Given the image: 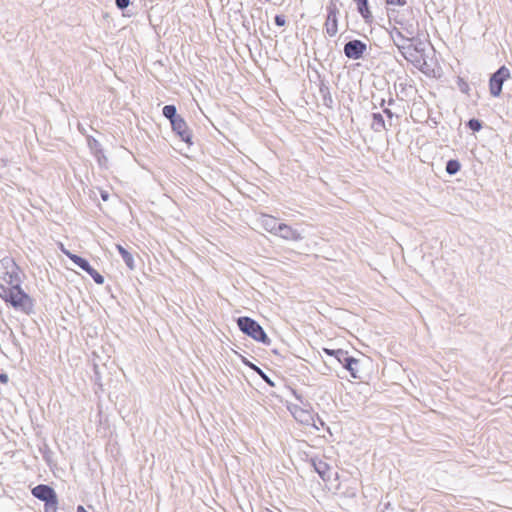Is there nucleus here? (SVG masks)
<instances>
[{
	"mask_svg": "<svg viewBox=\"0 0 512 512\" xmlns=\"http://www.w3.org/2000/svg\"><path fill=\"white\" fill-rule=\"evenodd\" d=\"M0 297L15 310L24 314L29 315L34 310V299L20 287V284L1 291Z\"/></svg>",
	"mask_w": 512,
	"mask_h": 512,
	"instance_id": "1",
	"label": "nucleus"
},
{
	"mask_svg": "<svg viewBox=\"0 0 512 512\" xmlns=\"http://www.w3.org/2000/svg\"><path fill=\"white\" fill-rule=\"evenodd\" d=\"M20 268L10 258L0 260V292L20 284Z\"/></svg>",
	"mask_w": 512,
	"mask_h": 512,
	"instance_id": "2",
	"label": "nucleus"
},
{
	"mask_svg": "<svg viewBox=\"0 0 512 512\" xmlns=\"http://www.w3.org/2000/svg\"><path fill=\"white\" fill-rule=\"evenodd\" d=\"M237 325L244 334L250 336L254 340L264 344L269 343V339L263 328L252 318L239 317L237 319Z\"/></svg>",
	"mask_w": 512,
	"mask_h": 512,
	"instance_id": "3",
	"label": "nucleus"
},
{
	"mask_svg": "<svg viewBox=\"0 0 512 512\" xmlns=\"http://www.w3.org/2000/svg\"><path fill=\"white\" fill-rule=\"evenodd\" d=\"M31 493L35 498L45 503L44 512L57 511L58 499L53 488L45 484H40L34 487Z\"/></svg>",
	"mask_w": 512,
	"mask_h": 512,
	"instance_id": "4",
	"label": "nucleus"
},
{
	"mask_svg": "<svg viewBox=\"0 0 512 512\" xmlns=\"http://www.w3.org/2000/svg\"><path fill=\"white\" fill-rule=\"evenodd\" d=\"M60 250L71 260L73 263H75L77 266H79L81 269L86 271L97 284H103L104 283V277L96 271L94 268L91 267V265L88 263V261L76 254L71 253L69 250H67L63 244H60Z\"/></svg>",
	"mask_w": 512,
	"mask_h": 512,
	"instance_id": "5",
	"label": "nucleus"
},
{
	"mask_svg": "<svg viewBox=\"0 0 512 512\" xmlns=\"http://www.w3.org/2000/svg\"><path fill=\"white\" fill-rule=\"evenodd\" d=\"M510 77V71L505 66H501L489 81V89L492 96L497 97L502 92L503 83Z\"/></svg>",
	"mask_w": 512,
	"mask_h": 512,
	"instance_id": "6",
	"label": "nucleus"
},
{
	"mask_svg": "<svg viewBox=\"0 0 512 512\" xmlns=\"http://www.w3.org/2000/svg\"><path fill=\"white\" fill-rule=\"evenodd\" d=\"M367 49V45L361 40H351L344 45V54L347 58L358 60L362 58Z\"/></svg>",
	"mask_w": 512,
	"mask_h": 512,
	"instance_id": "7",
	"label": "nucleus"
},
{
	"mask_svg": "<svg viewBox=\"0 0 512 512\" xmlns=\"http://www.w3.org/2000/svg\"><path fill=\"white\" fill-rule=\"evenodd\" d=\"M327 11H328V14H327L326 22H325V29H326V33L330 37H333L338 32L337 14L339 11H338L336 4L333 1H331L329 3V5L327 6Z\"/></svg>",
	"mask_w": 512,
	"mask_h": 512,
	"instance_id": "8",
	"label": "nucleus"
},
{
	"mask_svg": "<svg viewBox=\"0 0 512 512\" xmlns=\"http://www.w3.org/2000/svg\"><path fill=\"white\" fill-rule=\"evenodd\" d=\"M406 33L408 36H405L400 29L394 27L390 32V37L393 41V43L397 46V48L400 50V46H407V44H411V41L413 39V31L409 30L408 28H405Z\"/></svg>",
	"mask_w": 512,
	"mask_h": 512,
	"instance_id": "9",
	"label": "nucleus"
},
{
	"mask_svg": "<svg viewBox=\"0 0 512 512\" xmlns=\"http://www.w3.org/2000/svg\"><path fill=\"white\" fill-rule=\"evenodd\" d=\"M278 230L275 234V236H278L282 239L289 240V241H300L302 240V235L299 231L292 228L291 226L280 223V225H277Z\"/></svg>",
	"mask_w": 512,
	"mask_h": 512,
	"instance_id": "10",
	"label": "nucleus"
},
{
	"mask_svg": "<svg viewBox=\"0 0 512 512\" xmlns=\"http://www.w3.org/2000/svg\"><path fill=\"white\" fill-rule=\"evenodd\" d=\"M258 222L265 231L273 235H275L278 230L277 225H280L275 217L268 214H261L258 218Z\"/></svg>",
	"mask_w": 512,
	"mask_h": 512,
	"instance_id": "11",
	"label": "nucleus"
},
{
	"mask_svg": "<svg viewBox=\"0 0 512 512\" xmlns=\"http://www.w3.org/2000/svg\"><path fill=\"white\" fill-rule=\"evenodd\" d=\"M173 130L182 138V140L189 142L191 138L190 130L183 118L178 117L171 122Z\"/></svg>",
	"mask_w": 512,
	"mask_h": 512,
	"instance_id": "12",
	"label": "nucleus"
},
{
	"mask_svg": "<svg viewBox=\"0 0 512 512\" xmlns=\"http://www.w3.org/2000/svg\"><path fill=\"white\" fill-rule=\"evenodd\" d=\"M400 52L402 56L412 63H418L419 48L413 44H407V46H400Z\"/></svg>",
	"mask_w": 512,
	"mask_h": 512,
	"instance_id": "13",
	"label": "nucleus"
},
{
	"mask_svg": "<svg viewBox=\"0 0 512 512\" xmlns=\"http://www.w3.org/2000/svg\"><path fill=\"white\" fill-rule=\"evenodd\" d=\"M334 357L340 364L343 365L344 368L346 366L350 367L351 364H355V358L349 356L348 352L345 350L336 349V351L334 352Z\"/></svg>",
	"mask_w": 512,
	"mask_h": 512,
	"instance_id": "14",
	"label": "nucleus"
},
{
	"mask_svg": "<svg viewBox=\"0 0 512 512\" xmlns=\"http://www.w3.org/2000/svg\"><path fill=\"white\" fill-rule=\"evenodd\" d=\"M371 128L374 132H382L387 130L385 120L380 113H373L372 114V123Z\"/></svg>",
	"mask_w": 512,
	"mask_h": 512,
	"instance_id": "15",
	"label": "nucleus"
},
{
	"mask_svg": "<svg viewBox=\"0 0 512 512\" xmlns=\"http://www.w3.org/2000/svg\"><path fill=\"white\" fill-rule=\"evenodd\" d=\"M313 466L315 468V471L319 474V476L323 480L330 479V466L323 461L313 462Z\"/></svg>",
	"mask_w": 512,
	"mask_h": 512,
	"instance_id": "16",
	"label": "nucleus"
},
{
	"mask_svg": "<svg viewBox=\"0 0 512 512\" xmlns=\"http://www.w3.org/2000/svg\"><path fill=\"white\" fill-rule=\"evenodd\" d=\"M116 248L118 250V252L120 253L122 259L124 260L125 264L127 265V267L131 270H133L135 268V263H134V259H133V256L130 252H128L122 245L120 244H117L116 245Z\"/></svg>",
	"mask_w": 512,
	"mask_h": 512,
	"instance_id": "17",
	"label": "nucleus"
},
{
	"mask_svg": "<svg viewBox=\"0 0 512 512\" xmlns=\"http://www.w3.org/2000/svg\"><path fill=\"white\" fill-rule=\"evenodd\" d=\"M292 413L294 418L301 423L308 424L310 420H312L311 414L307 410H304L302 408L295 407Z\"/></svg>",
	"mask_w": 512,
	"mask_h": 512,
	"instance_id": "18",
	"label": "nucleus"
},
{
	"mask_svg": "<svg viewBox=\"0 0 512 512\" xmlns=\"http://www.w3.org/2000/svg\"><path fill=\"white\" fill-rule=\"evenodd\" d=\"M357 3L358 12L361 16L368 21L372 15L368 7V0H354Z\"/></svg>",
	"mask_w": 512,
	"mask_h": 512,
	"instance_id": "19",
	"label": "nucleus"
},
{
	"mask_svg": "<svg viewBox=\"0 0 512 512\" xmlns=\"http://www.w3.org/2000/svg\"><path fill=\"white\" fill-rule=\"evenodd\" d=\"M460 163L458 160L451 159L446 163V172L449 175H455L460 170Z\"/></svg>",
	"mask_w": 512,
	"mask_h": 512,
	"instance_id": "20",
	"label": "nucleus"
},
{
	"mask_svg": "<svg viewBox=\"0 0 512 512\" xmlns=\"http://www.w3.org/2000/svg\"><path fill=\"white\" fill-rule=\"evenodd\" d=\"M359 364L360 361L355 358V364H351L350 367H345V369L349 371L351 377L354 379H361V376L359 375Z\"/></svg>",
	"mask_w": 512,
	"mask_h": 512,
	"instance_id": "21",
	"label": "nucleus"
},
{
	"mask_svg": "<svg viewBox=\"0 0 512 512\" xmlns=\"http://www.w3.org/2000/svg\"><path fill=\"white\" fill-rule=\"evenodd\" d=\"M163 115L168 118L171 122H173V119L178 118L179 116L176 115V108L173 105H166L163 108Z\"/></svg>",
	"mask_w": 512,
	"mask_h": 512,
	"instance_id": "22",
	"label": "nucleus"
},
{
	"mask_svg": "<svg viewBox=\"0 0 512 512\" xmlns=\"http://www.w3.org/2000/svg\"><path fill=\"white\" fill-rule=\"evenodd\" d=\"M249 366L257 372L258 375H260V377L266 382L268 383L270 386H274V382L264 373L263 370H261L259 367H257L256 365L254 364H249Z\"/></svg>",
	"mask_w": 512,
	"mask_h": 512,
	"instance_id": "23",
	"label": "nucleus"
},
{
	"mask_svg": "<svg viewBox=\"0 0 512 512\" xmlns=\"http://www.w3.org/2000/svg\"><path fill=\"white\" fill-rule=\"evenodd\" d=\"M467 126L473 131L477 132L482 128V124L478 119H470L467 123Z\"/></svg>",
	"mask_w": 512,
	"mask_h": 512,
	"instance_id": "24",
	"label": "nucleus"
},
{
	"mask_svg": "<svg viewBox=\"0 0 512 512\" xmlns=\"http://www.w3.org/2000/svg\"><path fill=\"white\" fill-rule=\"evenodd\" d=\"M274 20H275V24L277 26L282 27V26H284L286 24V19H285L284 15H276Z\"/></svg>",
	"mask_w": 512,
	"mask_h": 512,
	"instance_id": "25",
	"label": "nucleus"
},
{
	"mask_svg": "<svg viewBox=\"0 0 512 512\" xmlns=\"http://www.w3.org/2000/svg\"><path fill=\"white\" fill-rule=\"evenodd\" d=\"M387 5H398L404 6L406 4V0H386Z\"/></svg>",
	"mask_w": 512,
	"mask_h": 512,
	"instance_id": "26",
	"label": "nucleus"
},
{
	"mask_svg": "<svg viewBox=\"0 0 512 512\" xmlns=\"http://www.w3.org/2000/svg\"><path fill=\"white\" fill-rule=\"evenodd\" d=\"M129 3H130V0H116V5L120 9H124V8L128 7Z\"/></svg>",
	"mask_w": 512,
	"mask_h": 512,
	"instance_id": "27",
	"label": "nucleus"
},
{
	"mask_svg": "<svg viewBox=\"0 0 512 512\" xmlns=\"http://www.w3.org/2000/svg\"><path fill=\"white\" fill-rule=\"evenodd\" d=\"M0 382L2 384H6L8 382V375L5 373L0 374Z\"/></svg>",
	"mask_w": 512,
	"mask_h": 512,
	"instance_id": "28",
	"label": "nucleus"
},
{
	"mask_svg": "<svg viewBox=\"0 0 512 512\" xmlns=\"http://www.w3.org/2000/svg\"><path fill=\"white\" fill-rule=\"evenodd\" d=\"M383 112H384V113L386 114V116H387L388 118H390V119H391V118L393 117V115H394V114H393V112H392L390 109H388V108H384Z\"/></svg>",
	"mask_w": 512,
	"mask_h": 512,
	"instance_id": "29",
	"label": "nucleus"
},
{
	"mask_svg": "<svg viewBox=\"0 0 512 512\" xmlns=\"http://www.w3.org/2000/svg\"><path fill=\"white\" fill-rule=\"evenodd\" d=\"M101 198L103 201H107L109 199V194L106 191L101 192Z\"/></svg>",
	"mask_w": 512,
	"mask_h": 512,
	"instance_id": "30",
	"label": "nucleus"
},
{
	"mask_svg": "<svg viewBox=\"0 0 512 512\" xmlns=\"http://www.w3.org/2000/svg\"><path fill=\"white\" fill-rule=\"evenodd\" d=\"M336 350H332V349H324V352L330 356H333L334 357V352Z\"/></svg>",
	"mask_w": 512,
	"mask_h": 512,
	"instance_id": "31",
	"label": "nucleus"
},
{
	"mask_svg": "<svg viewBox=\"0 0 512 512\" xmlns=\"http://www.w3.org/2000/svg\"><path fill=\"white\" fill-rule=\"evenodd\" d=\"M467 87H468L467 84L464 83L463 86H461V91H463V92L466 91Z\"/></svg>",
	"mask_w": 512,
	"mask_h": 512,
	"instance_id": "32",
	"label": "nucleus"
},
{
	"mask_svg": "<svg viewBox=\"0 0 512 512\" xmlns=\"http://www.w3.org/2000/svg\"><path fill=\"white\" fill-rule=\"evenodd\" d=\"M384 104H385V100H384V99H381V102H380V104H379V105H380V107H383V106H384Z\"/></svg>",
	"mask_w": 512,
	"mask_h": 512,
	"instance_id": "33",
	"label": "nucleus"
},
{
	"mask_svg": "<svg viewBox=\"0 0 512 512\" xmlns=\"http://www.w3.org/2000/svg\"><path fill=\"white\" fill-rule=\"evenodd\" d=\"M393 103H394V100H393V99H390V100L388 101V104H389V105H392Z\"/></svg>",
	"mask_w": 512,
	"mask_h": 512,
	"instance_id": "34",
	"label": "nucleus"
}]
</instances>
